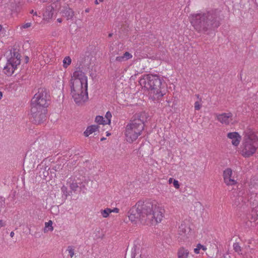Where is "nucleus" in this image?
Returning a JSON list of instances; mask_svg holds the SVG:
<instances>
[{"label":"nucleus","instance_id":"4468645a","mask_svg":"<svg viewBox=\"0 0 258 258\" xmlns=\"http://www.w3.org/2000/svg\"><path fill=\"white\" fill-rule=\"evenodd\" d=\"M217 119L222 124H228L232 120L231 113H224L217 115Z\"/></svg>","mask_w":258,"mask_h":258},{"label":"nucleus","instance_id":"39448f33","mask_svg":"<svg viewBox=\"0 0 258 258\" xmlns=\"http://www.w3.org/2000/svg\"><path fill=\"white\" fill-rule=\"evenodd\" d=\"M258 148V137L254 132L248 130L245 133L240 147V153L244 157L253 155Z\"/></svg>","mask_w":258,"mask_h":258},{"label":"nucleus","instance_id":"ea45409f","mask_svg":"<svg viewBox=\"0 0 258 258\" xmlns=\"http://www.w3.org/2000/svg\"><path fill=\"white\" fill-rule=\"evenodd\" d=\"M111 135L110 133H108V132H106V136H109Z\"/></svg>","mask_w":258,"mask_h":258},{"label":"nucleus","instance_id":"4be33fe9","mask_svg":"<svg viewBox=\"0 0 258 258\" xmlns=\"http://www.w3.org/2000/svg\"><path fill=\"white\" fill-rule=\"evenodd\" d=\"M67 251L71 258H72L75 255L74 249L72 246H69L67 248Z\"/></svg>","mask_w":258,"mask_h":258},{"label":"nucleus","instance_id":"aec40b11","mask_svg":"<svg viewBox=\"0 0 258 258\" xmlns=\"http://www.w3.org/2000/svg\"><path fill=\"white\" fill-rule=\"evenodd\" d=\"M71 62L72 59L70 56H67L64 57L62 60L63 68L67 69L71 64Z\"/></svg>","mask_w":258,"mask_h":258},{"label":"nucleus","instance_id":"79ce46f5","mask_svg":"<svg viewBox=\"0 0 258 258\" xmlns=\"http://www.w3.org/2000/svg\"><path fill=\"white\" fill-rule=\"evenodd\" d=\"M85 12H86V13H88V12H89V9H86V10H85Z\"/></svg>","mask_w":258,"mask_h":258},{"label":"nucleus","instance_id":"c756f323","mask_svg":"<svg viewBox=\"0 0 258 258\" xmlns=\"http://www.w3.org/2000/svg\"><path fill=\"white\" fill-rule=\"evenodd\" d=\"M63 81L61 78H59V80L57 81L56 86L60 87L62 86Z\"/></svg>","mask_w":258,"mask_h":258},{"label":"nucleus","instance_id":"f8f14e48","mask_svg":"<svg viewBox=\"0 0 258 258\" xmlns=\"http://www.w3.org/2000/svg\"><path fill=\"white\" fill-rule=\"evenodd\" d=\"M112 114L110 112H106L105 117L102 116L98 115L95 117V122L99 124H110L111 123V119Z\"/></svg>","mask_w":258,"mask_h":258},{"label":"nucleus","instance_id":"c85d7f7f","mask_svg":"<svg viewBox=\"0 0 258 258\" xmlns=\"http://www.w3.org/2000/svg\"><path fill=\"white\" fill-rule=\"evenodd\" d=\"M116 60L120 62L124 61V58L123 57V55L116 57Z\"/></svg>","mask_w":258,"mask_h":258},{"label":"nucleus","instance_id":"f3484780","mask_svg":"<svg viewBox=\"0 0 258 258\" xmlns=\"http://www.w3.org/2000/svg\"><path fill=\"white\" fill-rule=\"evenodd\" d=\"M43 19L48 21L51 19L53 16V8L51 7H48L43 13Z\"/></svg>","mask_w":258,"mask_h":258},{"label":"nucleus","instance_id":"5701e85b","mask_svg":"<svg viewBox=\"0 0 258 258\" xmlns=\"http://www.w3.org/2000/svg\"><path fill=\"white\" fill-rule=\"evenodd\" d=\"M32 26V23L31 22H28L20 25V29L23 30L24 29H27L30 28Z\"/></svg>","mask_w":258,"mask_h":258},{"label":"nucleus","instance_id":"1a4fd4ad","mask_svg":"<svg viewBox=\"0 0 258 258\" xmlns=\"http://www.w3.org/2000/svg\"><path fill=\"white\" fill-rule=\"evenodd\" d=\"M33 121L35 123L40 124L46 119V109L36 110L35 112L31 111Z\"/></svg>","mask_w":258,"mask_h":258},{"label":"nucleus","instance_id":"a211bd4d","mask_svg":"<svg viewBox=\"0 0 258 258\" xmlns=\"http://www.w3.org/2000/svg\"><path fill=\"white\" fill-rule=\"evenodd\" d=\"M177 254L178 258H187L189 251L183 247H181L179 249Z\"/></svg>","mask_w":258,"mask_h":258},{"label":"nucleus","instance_id":"393cba45","mask_svg":"<svg viewBox=\"0 0 258 258\" xmlns=\"http://www.w3.org/2000/svg\"><path fill=\"white\" fill-rule=\"evenodd\" d=\"M79 185L76 182H73L70 185V188L72 190L74 191H76L77 188H78Z\"/></svg>","mask_w":258,"mask_h":258},{"label":"nucleus","instance_id":"412c9836","mask_svg":"<svg viewBox=\"0 0 258 258\" xmlns=\"http://www.w3.org/2000/svg\"><path fill=\"white\" fill-rule=\"evenodd\" d=\"M113 212L112 210H111L109 208H106L104 210H102L100 211V213L101 216L103 218H107L109 216V214Z\"/></svg>","mask_w":258,"mask_h":258},{"label":"nucleus","instance_id":"e433bc0d","mask_svg":"<svg viewBox=\"0 0 258 258\" xmlns=\"http://www.w3.org/2000/svg\"><path fill=\"white\" fill-rule=\"evenodd\" d=\"M4 226V224L2 220H0V228Z\"/></svg>","mask_w":258,"mask_h":258},{"label":"nucleus","instance_id":"a19ab883","mask_svg":"<svg viewBox=\"0 0 258 258\" xmlns=\"http://www.w3.org/2000/svg\"><path fill=\"white\" fill-rule=\"evenodd\" d=\"M105 140V138H104V137H103V138H102L101 139V141H103V140Z\"/></svg>","mask_w":258,"mask_h":258},{"label":"nucleus","instance_id":"ddd939ff","mask_svg":"<svg viewBox=\"0 0 258 258\" xmlns=\"http://www.w3.org/2000/svg\"><path fill=\"white\" fill-rule=\"evenodd\" d=\"M227 137L230 140L232 145L235 147H237L241 140V136L237 132L229 133Z\"/></svg>","mask_w":258,"mask_h":258},{"label":"nucleus","instance_id":"6e6552de","mask_svg":"<svg viewBox=\"0 0 258 258\" xmlns=\"http://www.w3.org/2000/svg\"><path fill=\"white\" fill-rule=\"evenodd\" d=\"M20 63V55L19 54H15L8 60L4 68V73L8 76H11Z\"/></svg>","mask_w":258,"mask_h":258},{"label":"nucleus","instance_id":"f704fd0d","mask_svg":"<svg viewBox=\"0 0 258 258\" xmlns=\"http://www.w3.org/2000/svg\"><path fill=\"white\" fill-rule=\"evenodd\" d=\"M30 13L32 14H33V15L37 16V13L36 12H34L33 10H31Z\"/></svg>","mask_w":258,"mask_h":258},{"label":"nucleus","instance_id":"4c0bfd02","mask_svg":"<svg viewBox=\"0 0 258 258\" xmlns=\"http://www.w3.org/2000/svg\"><path fill=\"white\" fill-rule=\"evenodd\" d=\"M14 235V232H11V233H10V236L11 237H13Z\"/></svg>","mask_w":258,"mask_h":258},{"label":"nucleus","instance_id":"0eeeda50","mask_svg":"<svg viewBox=\"0 0 258 258\" xmlns=\"http://www.w3.org/2000/svg\"><path fill=\"white\" fill-rule=\"evenodd\" d=\"M47 106L46 92L43 89H39L32 99L31 111L35 112L42 108L46 109Z\"/></svg>","mask_w":258,"mask_h":258},{"label":"nucleus","instance_id":"473e14b6","mask_svg":"<svg viewBox=\"0 0 258 258\" xmlns=\"http://www.w3.org/2000/svg\"><path fill=\"white\" fill-rule=\"evenodd\" d=\"M200 247L201 248V249L203 250L204 251L207 250V247L202 244H201Z\"/></svg>","mask_w":258,"mask_h":258},{"label":"nucleus","instance_id":"a878e982","mask_svg":"<svg viewBox=\"0 0 258 258\" xmlns=\"http://www.w3.org/2000/svg\"><path fill=\"white\" fill-rule=\"evenodd\" d=\"M202 107V104L200 101H196L195 103V108L197 110H199Z\"/></svg>","mask_w":258,"mask_h":258},{"label":"nucleus","instance_id":"2f4dec72","mask_svg":"<svg viewBox=\"0 0 258 258\" xmlns=\"http://www.w3.org/2000/svg\"><path fill=\"white\" fill-rule=\"evenodd\" d=\"M104 0H95V4L96 5H98L100 3L103 2Z\"/></svg>","mask_w":258,"mask_h":258},{"label":"nucleus","instance_id":"a18cd8bd","mask_svg":"<svg viewBox=\"0 0 258 258\" xmlns=\"http://www.w3.org/2000/svg\"><path fill=\"white\" fill-rule=\"evenodd\" d=\"M2 26L0 25V31L2 30Z\"/></svg>","mask_w":258,"mask_h":258},{"label":"nucleus","instance_id":"dca6fc26","mask_svg":"<svg viewBox=\"0 0 258 258\" xmlns=\"http://www.w3.org/2000/svg\"><path fill=\"white\" fill-rule=\"evenodd\" d=\"M99 127L97 125H91L88 126L84 132V135L86 137H89L90 135L98 130Z\"/></svg>","mask_w":258,"mask_h":258},{"label":"nucleus","instance_id":"cd10ccee","mask_svg":"<svg viewBox=\"0 0 258 258\" xmlns=\"http://www.w3.org/2000/svg\"><path fill=\"white\" fill-rule=\"evenodd\" d=\"M201 244H198L197 245V247L194 249V252L196 254H199L200 253V250L201 249V248L200 247Z\"/></svg>","mask_w":258,"mask_h":258},{"label":"nucleus","instance_id":"9d476101","mask_svg":"<svg viewBox=\"0 0 258 258\" xmlns=\"http://www.w3.org/2000/svg\"><path fill=\"white\" fill-rule=\"evenodd\" d=\"M233 248L235 252L237 253L239 255H243L244 258H251V256H248L249 253H253V249L250 248L249 245H245L244 249L247 250V252L243 253L242 251V248L238 242H234L233 244Z\"/></svg>","mask_w":258,"mask_h":258},{"label":"nucleus","instance_id":"6ab92c4d","mask_svg":"<svg viewBox=\"0 0 258 258\" xmlns=\"http://www.w3.org/2000/svg\"><path fill=\"white\" fill-rule=\"evenodd\" d=\"M53 230V227L52 226V221L51 220H49L48 222H45L44 232L46 233L48 231H52Z\"/></svg>","mask_w":258,"mask_h":258},{"label":"nucleus","instance_id":"58836bf2","mask_svg":"<svg viewBox=\"0 0 258 258\" xmlns=\"http://www.w3.org/2000/svg\"><path fill=\"white\" fill-rule=\"evenodd\" d=\"M3 97V92L0 91V100L2 99Z\"/></svg>","mask_w":258,"mask_h":258},{"label":"nucleus","instance_id":"bb28decb","mask_svg":"<svg viewBox=\"0 0 258 258\" xmlns=\"http://www.w3.org/2000/svg\"><path fill=\"white\" fill-rule=\"evenodd\" d=\"M173 184L176 189H178L179 188L180 185L178 180L174 179L173 181Z\"/></svg>","mask_w":258,"mask_h":258},{"label":"nucleus","instance_id":"7ed1b4c3","mask_svg":"<svg viewBox=\"0 0 258 258\" xmlns=\"http://www.w3.org/2000/svg\"><path fill=\"white\" fill-rule=\"evenodd\" d=\"M189 19L195 30L200 33L205 32L212 28H217L220 25L216 14L213 12L193 14Z\"/></svg>","mask_w":258,"mask_h":258},{"label":"nucleus","instance_id":"7c9ffc66","mask_svg":"<svg viewBox=\"0 0 258 258\" xmlns=\"http://www.w3.org/2000/svg\"><path fill=\"white\" fill-rule=\"evenodd\" d=\"M70 17H68V19L72 18L74 16V12L72 10H70Z\"/></svg>","mask_w":258,"mask_h":258},{"label":"nucleus","instance_id":"20e7f679","mask_svg":"<svg viewBox=\"0 0 258 258\" xmlns=\"http://www.w3.org/2000/svg\"><path fill=\"white\" fill-rule=\"evenodd\" d=\"M139 83L141 86L149 91V98L153 100L159 99L165 94L161 80L157 75H145L140 79Z\"/></svg>","mask_w":258,"mask_h":258},{"label":"nucleus","instance_id":"9b49d317","mask_svg":"<svg viewBox=\"0 0 258 258\" xmlns=\"http://www.w3.org/2000/svg\"><path fill=\"white\" fill-rule=\"evenodd\" d=\"M223 177L225 183L227 185H233L237 183L234 178L233 172L230 168H227L224 171Z\"/></svg>","mask_w":258,"mask_h":258},{"label":"nucleus","instance_id":"49530a36","mask_svg":"<svg viewBox=\"0 0 258 258\" xmlns=\"http://www.w3.org/2000/svg\"><path fill=\"white\" fill-rule=\"evenodd\" d=\"M45 61H47V62H49V61L48 59H47L46 60H45Z\"/></svg>","mask_w":258,"mask_h":258},{"label":"nucleus","instance_id":"423d86ee","mask_svg":"<svg viewBox=\"0 0 258 258\" xmlns=\"http://www.w3.org/2000/svg\"><path fill=\"white\" fill-rule=\"evenodd\" d=\"M144 128V124L140 119H135L127 125L125 131L126 141L132 143L141 135Z\"/></svg>","mask_w":258,"mask_h":258},{"label":"nucleus","instance_id":"c03bdc74","mask_svg":"<svg viewBox=\"0 0 258 258\" xmlns=\"http://www.w3.org/2000/svg\"><path fill=\"white\" fill-rule=\"evenodd\" d=\"M57 21H58L59 22H61V20H60V19H57Z\"/></svg>","mask_w":258,"mask_h":258},{"label":"nucleus","instance_id":"37998d69","mask_svg":"<svg viewBox=\"0 0 258 258\" xmlns=\"http://www.w3.org/2000/svg\"><path fill=\"white\" fill-rule=\"evenodd\" d=\"M109 37H111L112 36V34H109V35H108Z\"/></svg>","mask_w":258,"mask_h":258},{"label":"nucleus","instance_id":"72a5a7b5","mask_svg":"<svg viewBox=\"0 0 258 258\" xmlns=\"http://www.w3.org/2000/svg\"><path fill=\"white\" fill-rule=\"evenodd\" d=\"M174 179L172 178H170L168 180V182L169 184L173 183Z\"/></svg>","mask_w":258,"mask_h":258},{"label":"nucleus","instance_id":"f257e3e1","mask_svg":"<svg viewBox=\"0 0 258 258\" xmlns=\"http://www.w3.org/2000/svg\"><path fill=\"white\" fill-rule=\"evenodd\" d=\"M164 210L157 203L139 202L128 212V218L132 222H141L155 225L162 220Z\"/></svg>","mask_w":258,"mask_h":258},{"label":"nucleus","instance_id":"b1692460","mask_svg":"<svg viewBox=\"0 0 258 258\" xmlns=\"http://www.w3.org/2000/svg\"><path fill=\"white\" fill-rule=\"evenodd\" d=\"M123 57L124 58L125 61L131 59L132 58L133 55L131 53H129L128 52H126L123 54Z\"/></svg>","mask_w":258,"mask_h":258},{"label":"nucleus","instance_id":"2eb2a0df","mask_svg":"<svg viewBox=\"0 0 258 258\" xmlns=\"http://www.w3.org/2000/svg\"><path fill=\"white\" fill-rule=\"evenodd\" d=\"M190 232V228L184 222L181 223L178 228V233L182 236L187 235Z\"/></svg>","mask_w":258,"mask_h":258},{"label":"nucleus","instance_id":"c9c22d12","mask_svg":"<svg viewBox=\"0 0 258 258\" xmlns=\"http://www.w3.org/2000/svg\"><path fill=\"white\" fill-rule=\"evenodd\" d=\"M119 212V209L116 208H114V213H118Z\"/></svg>","mask_w":258,"mask_h":258},{"label":"nucleus","instance_id":"f03ea898","mask_svg":"<svg viewBox=\"0 0 258 258\" xmlns=\"http://www.w3.org/2000/svg\"><path fill=\"white\" fill-rule=\"evenodd\" d=\"M88 77L81 71L74 72L70 80L71 95L75 103L82 104L88 99Z\"/></svg>","mask_w":258,"mask_h":258}]
</instances>
